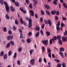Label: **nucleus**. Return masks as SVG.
Returning a JSON list of instances; mask_svg holds the SVG:
<instances>
[{"instance_id": "a19ab883", "label": "nucleus", "mask_w": 67, "mask_h": 67, "mask_svg": "<svg viewBox=\"0 0 67 67\" xmlns=\"http://www.w3.org/2000/svg\"><path fill=\"white\" fill-rule=\"evenodd\" d=\"M36 28L37 29V30L38 31H40V27L38 26H36Z\"/></svg>"}, {"instance_id": "bb28decb", "label": "nucleus", "mask_w": 67, "mask_h": 67, "mask_svg": "<svg viewBox=\"0 0 67 67\" xmlns=\"http://www.w3.org/2000/svg\"><path fill=\"white\" fill-rule=\"evenodd\" d=\"M40 34V32H38L36 34V37H37L38 36H39V34Z\"/></svg>"}, {"instance_id": "20e7f679", "label": "nucleus", "mask_w": 67, "mask_h": 67, "mask_svg": "<svg viewBox=\"0 0 67 67\" xmlns=\"http://www.w3.org/2000/svg\"><path fill=\"white\" fill-rule=\"evenodd\" d=\"M35 62V59H33L30 60V63L32 65H33L34 64V62Z\"/></svg>"}, {"instance_id": "72a5a7b5", "label": "nucleus", "mask_w": 67, "mask_h": 67, "mask_svg": "<svg viewBox=\"0 0 67 67\" xmlns=\"http://www.w3.org/2000/svg\"><path fill=\"white\" fill-rule=\"evenodd\" d=\"M27 42L28 43H30L31 41V40H30L29 38H27Z\"/></svg>"}, {"instance_id": "6e6552de", "label": "nucleus", "mask_w": 67, "mask_h": 67, "mask_svg": "<svg viewBox=\"0 0 67 67\" xmlns=\"http://www.w3.org/2000/svg\"><path fill=\"white\" fill-rule=\"evenodd\" d=\"M48 24L49 25L50 27H51V26L52 25V21H51L50 20H48Z\"/></svg>"}, {"instance_id": "c9c22d12", "label": "nucleus", "mask_w": 67, "mask_h": 67, "mask_svg": "<svg viewBox=\"0 0 67 67\" xmlns=\"http://www.w3.org/2000/svg\"><path fill=\"white\" fill-rule=\"evenodd\" d=\"M18 52H20L22 51V48L21 47H20L18 49Z\"/></svg>"}, {"instance_id": "b1692460", "label": "nucleus", "mask_w": 67, "mask_h": 67, "mask_svg": "<svg viewBox=\"0 0 67 67\" xmlns=\"http://www.w3.org/2000/svg\"><path fill=\"white\" fill-rule=\"evenodd\" d=\"M10 44L12 45L13 46H14V42L12 41H10Z\"/></svg>"}, {"instance_id": "680f3d73", "label": "nucleus", "mask_w": 67, "mask_h": 67, "mask_svg": "<svg viewBox=\"0 0 67 67\" xmlns=\"http://www.w3.org/2000/svg\"><path fill=\"white\" fill-rule=\"evenodd\" d=\"M63 67H66V65H65V64L64 63H62Z\"/></svg>"}, {"instance_id": "a18cd8bd", "label": "nucleus", "mask_w": 67, "mask_h": 67, "mask_svg": "<svg viewBox=\"0 0 67 67\" xmlns=\"http://www.w3.org/2000/svg\"><path fill=\"white\" fill-rule=\"evenodd\" d=\"M44 22L45 24H47L48 23V21H47V20H44Z\"/></svg>"}, {"instance_id": "2f4dec72", "label": "nucleus", "mask_w": 67, "mask_h": 67, "mask_svg": "<svg viewBox=\"0 0 67 67\" xmlns=\"http://www.w3.org/2000/svg\"><path fill=\"white\" fill-rule=\"evenodd\" d=\"M12 54V52L11 51H10L8 52V56H11Z\"/></svg>"}, {"instance_id": "a878e982", "label": "nucleus", "mask_w": 67, "mask_h": 67, "mask_svg": "<svg viewBox=\"0 0 67 67\" xmlns=\"http://www.w3.org/2000/svg\"><path fill=\"white\" fill-rule=\"evenodd\" d=\"M15 4L16 6V7H19V3L18 2H15Z\"/></svg>"}, {"instance_id": "774afa93", "label": "nucleus", "mask_w": 67, "mask_h": 67, "mask_svg": "<svg viewBox=\"0 0 67 67\" xmlns=\"http://www.w3.org/2000/svg\"><path fill=\"white\" fill-rule=\"evenodd\" d=\"M32 34L31 32H29L28 34V35H29V36H31V35H32Z\"/></svg>"}, {"instance_id": "7c9ffc66", "label": "nucleus", "mask_w": 67, "mask_h": 67, "mask_svg": "<svg viewBox=\"0 0 67 67\" xmlns=\"http://www.w3.org/2000/svg\"><path fill=\"white\" fill-rule=\"evenodd\" d=\"M1 53L0 55L1 56H3V55H4V54L3 51H2L1 52Z\"/></svg>"}, {"instance_id": "3c124183", "label": "nucleus", "mask_w": 67, "mask_h": 67, "mask_svg": "<svg viewBox=\"0 0 67 67\" xmlns=\"http://www.w3.org/2000/svg\"><path fill=\"white\" fill-rule=\"evenodd\" d=\"M29 7L30 9H32L33 8L32 7V4H31L30 3L29 4Z\"/></svg>"}, {"instance_id": "c03bdc74", "label": "nucleus", "mask_w": 67, "mask_h": 67, "mask_svg": "<svg viewBox=\"0 0 67 67\" xmlns=\"http://www.w3.org/2000/svg\"><path fill=\"white\" fill-rule=\"evenodd\" d=\"M20 38H23V34L22 33H20Z\"/></svg>"}, {"instance_id": "0e129e2a", "label": "nucleus", "mask_w": 67, "mask_h": 67, "mask_svg": "<svg viewBox=\"0 0 67 67\" xmlns=\"http://www.w3.org/2000/svg\"><path fill=\"white\" fill-rule=\"evenodd\" d=\"M56 29L58 31H59L60 30V28L59 27L57 26L56 27Z\"/></svg>"}, {"instance_id": "aec40b11", "label": "nucleus", "mask_w": 67, "mask_h": 67, "mask_svg": "<svg viewBox=\"0 0 67 67\" xmlns=\"http://www.w3.org/2000/svg\"><path fill=\"white\" fill-rule=\"evenodd\" d=\"M60 51L62 52H64L65 51V49L63 48H60Z\"/></svg>"}, {"instance_id": "f3484780", "label": "nucleus", "mask_w": 67, "mask_h": 67, "mask_svg": "<svg viewBox=\"0 0 67 67\" xmlns=\"http://www.w3.org/2000/svg\"><path fill=\"white\" fill-rule=\"evenodd\" d=\"M54 38H53L52 39V40L53 42H55V40H57V37H56V36H55L54 37Z\"/></svg>"}, {"instance_id": "f257e3e1", "label": "nucleus", "mask_w": 67, "mask_h": 67, "mask_svg": "<svg viewBox=\"0 0 67 67\" xmlns=\"http://www.w3.org/2000/svg\"><path fill=\"white\" fill-rule=\"evenodd\" d=\"M20 21L21 22V24H24V25H25V26H27V24H26V22H25L24 21H23L22 18H20Z\"/></svg>"}, {"instance_id": "8fccbe9b", "label": "nucleus", "mask_w": 67, "mask_h": 67, "mask_svg": "<svg viewBox=\"0 0 67 67\" xmlns=\"http://www.w3.org/2000/svg\"><path fill=\"white\" fill-rule=\"evenodd\" d=\"M8 33L9 34V35H11V34H12V31L10 30H9L8 32Z\"/></svg>"}, {"instance_id": "58836bf2", "label": "nucleus", "mask_w": 67, "mask_h": 67, "mask_svg": "<svg viewBox=\"0 0 67 67\" xmlns=\"http://www.w3.org/2000/svg\"><path fill=\"white\" fill-rule=\"evenodd\" d=\"M41 15H44V14H45V13H44V11H43V10H41Z\"/></svg>"}, {"instance_id": "423d86ee", "label": "nucleus", "mask_w": 67, "mask_h": 67, "mask_svg": "<svg viewBox=\"0 0 67 67\" xmlns=\"http://www.w3.org/2000/svg\"><path fill=\"white\" fill-rule=\"evenodd\" d=\"M33 1L34 2V5L35 7H36V4L37 3V1L36 0H33Z\"/></svg>"}, {"instance_id": "e433bc0d", "label": "nucleus", "mask_w": 67, "mask_h": 67, "mask_svg": "<svg viewBox=\"0 0 67 67\" xmlns=\"http://www.w3.org/2000/svg\"><path fill=\"white\" fill-rule=\"evenodd\" d=\"M3 2H4V1L3 0H1L0 1V2L1 5H3Z\"/></svg>"}, {"instance_id": "7ed1b4c3", "label": "nucleus", "mask_w": 67, "mask_h": 67, "mask_svg": "<svg viewBox=\"0 0 67 67\" xmlns=\"http://www.w3.org/2000/svg\"><path fill=\"white\" fill-rule=\"evenodd\" d=\"M62 40L63 42H67V37H63L62 38Z\"/></svg>"}, {"instance_id": "c756f323", "label": "nucleus", "mask_w": 67, "mask_h": 67, "mask_svg": "<svg viewBox=\"0 0 67 67\" xmlns=\"http://www.w3.org/2000/svg\"><path fill=\"white\" fill-rule=\"evenodd\" d=\"M16 56H17V53L16 52H15L14 55V58H15L16 57Z\"/></svg>"}, {"instance_id": "cd10ccee", "label": "nucleus", "mask_w": 67, "mask_h": 67, "mask_svg": "<svg viewBox=\"0 0 67 67\" xmlns=\"http://www.w3.org/2000/svg\"><path fill=\"white\" fill-rule=\"evenodd\" d=\"M42 60H42V58H39L38 62L39 63H41Z\"/></svg>"}, {"instance_id": "864d4df0", "label": "nucleus", "mask_w": 67, "mask_h": 67, "mask_svg": "<svg viewBox=\"0 0 67 67\" xmlns=\"http://www.w3.org/2000/svg\"><path fill=\"white\" fill-rule=\"evenodd\" d=\"M64 35L65 36H66L67 35V31H65V32L64 33Z\"/></svg>"}, {"instance_id": "5701e85b", "label": "nucleus", "mask_w": 67, "mask_h": 67, "mask_svg": "<svg viewBox=\"0 0 67 67\" xmlns=\"http://www.w3.org/2000/svg\"><path fill=\"white\" fill-rule=\"evenodd\" d=\"M58 42L60 45H62V40H58Z\"/></svg>"}, {"instance_id": "ea45409f", "label": "nucleus", "mask_w": 67, "mask_h": 67, "mask_svg": "<svg viewBox=\"0 0 67 67\" xmlns=\"http://www.w3.org/2000/svg\"><path fill=\"white\" fill-rule=\"evenodd\" d=\"M44 27H45V24L44 23L41 26V28H42V29H44Z\"/></svg>"}, {"instance_id": "f03ea898", "label": "nucleus", "mask_w": 67, "mask_h": 67, "mask_svg": "<svg viewBox=\"0 0 67 67\" xmlns=\"http://www.w3.org/2000/svg\"><path fill=\"white\" fill-rule=\"evenodd\" d=\"M5 8L6 11L7 12V13H9V11H10V9H9V6L8 5L5 6Z\"/></svg>"}, {"instance_id": "79ce46f5", "label": "nucleus", "mask_w": 67, "mask_h": 67, "mask_svg": "<svg viewBox=\"0 0 67 67\" xmlns=\"http://www.w3.org/2000/svg\"><path fill=\"white\" fill-rule=\"evenodd\" d=\"M54 61H55V62H56L57 63H59L60 62L59 60H58L57 59H55Z\"/></svg>"}, {"instance_id": "39448f33", "label": "nucleus", "mask_w": 67, "mask_h": 67, "mask_svg": "<svg viewBox=\"0 0 67 67\" xmlns=\"http://www.w3.org/2000/svg\"><path fill=\"white\" fill-rule=\"evenodd\" d=\"M42 43L43 44H45L46 45H47L48 44V41L47 40L43 41L42 42Z\"/></svg>"}, {"instance_id": "f8f14e48", "label": "nucleus", "mask_w": 67, "mask_h": 67, "mask_svg": "<svg viewBox=\"0 0 67 67\" xmlns=\"http://www.w3.org/2000/svg\"><path fill=\"white\" fill-rule=\"evenodd\" d=\"M7 58H8V55L7 54H5L3 56V59H7Z\"/></svg>"}, {"instance_id": "052dcab7", "label": "nucleus", "mask_w": 67, "mask_h": 67, "mask_svg": "<svg viewBox=\"0 0 67 67\" xmlns=\"http://www.w3.org/2000/svg\"><path fill=\"white\" fill-rule=\"evenodd\" d=\"M56 15H59V12L58 11H57L56 12Z\"/></svg>"}, {"instance_id": "1a4fd4ad", "label": "nucleus", "mask_w": 67, "mask_h": 67, "mask_svg": "<svg viewBox=\"0 0 67 67\" xmlns=\"http://www.w3.org/2000/svg\"><path fill=\"white\" fill-rule=\"evenodd\" d=\"M32 26V23L31 21H29V27L30 28Z\"/></svg>"}, {"instance_id": "4d7b16f0", "label": "nucleus", "mask_w": 67, "mask_h": 67, "mask_svg": "<svg viewBox=\"0 0 67 67\" xmlns=\"http://www.w3.org/2000/svg\"><path fill=\"white\" fill-rule=\"evenodd\" d=\"M61 25L62 27H64V26H65V24L63 23H61Z\"/></svg>"}, {"instance_id": "49530a36", "label": "nucleus", "mask_w": 67, "mask_h": 67, "mask_svg": "<svg viewBox=\"0 0 67 67\" xmlns=\"http://www.w3.org/2000/svg\"><path fill=\"white\" fill-rule=\"evenodd\" d=\"M52 41H53V40H52V39H51L50 40L49 42L50 45L52 44V43H53V42H52Z\"/></svg>"}, {"instance_id": "412c9836", "label": "nucleus", "mask_w": 67, "mask_h": 67, "mask_svg": "<svg viewBox=\"0 0 67 67\" xmlns=\"http://www.w3.org/2000/svg\"><path fill=\"white\" fill-rule=\"evenodd\" d=\"M62 64L61 63H59L58 64L57 66V67H62Z\"/></svg>"}, {"instance_id": "4be33fe9", "label": "nucleus", "mask_w": 67, "mask_h": 67, "mask_svg": "<svg viewBox=\"0 0 67 67\" xmlns=\"http://www.w3.org/2000/svg\"><path fill=\"white\" fill-rule=\"evenodd\" d=\"M10 46V43H8L6 45V48H9Z\"/></svg>"}, {"instance_id": "f704fd0d", "label": "nucleus", "mask_w": 67, "mask_h": 67, "mask_svg": "<svg viewBox=\"0 0 67 67\" xmlns=\"http://www.w3.org/2000/svg\"><path fill=\"white\" fill-rule=\"evenodd\" d=\"M47 52L49 53H51V50L50 48H49L47 49Z\"/></svg>"}, {"instance_id": "de8ad7c7", "label": "nucleus", "mask_w": 67, "mask_h": 67, "mask_svg": "<svg viewBox=\"0 0 67 67\" xmlns=\"http://www.w3.org/2000/svg\"><path fill=\"white\" fill-rule=\"evenodd\" d=\"M13 29L14 31H16V27L15 26H14Z\"/></svg>"}, {"instance_id": "dca6fc26", "label": "nucleus", "mask_w": 67, "mask_h": 67, "mask_svg": "<svg viewBox=\"0 0 67 67\" xmlns=\"http://www.w3.org/2000/svg\"><path fill=\"white\" fill-rule=\"evenodd\" d=\"M56 12V10H53L51 12V13L52 15H54Z\"/></svg>"}, {"instance_id": "5fc2aeb1", "label": "nucleus", "mask_w": 67, "mask_h": 67, "mask_svg": "<svg viewBox=\"0 0 67 67\" xmlns=\"http://www.w3.org/2000/svg\"><path fill=\"white\" fill-rule=\"evenodd\" d=\"M15 22L16 24V25H18V20H15Z\"/></svg>"}, {"instance_id": "2eb2a0df", "label": "nucleus", "mask_w": 67, "mask_h": 67, "mask_svg": "<svg viewBox=\"0 0 67 67\" xmlns=\"http://www.w3.org/2000/svg\"><path fill=\"white\" fill-rule=\"evenodd\" d=\"M10 8L12 12H14V11H15V9H14V7H13L12 6H11Z\"/></svg>"}, {"instance_id": "603ef678", "label": "nucleus", "mask_w": 67, "mask_h": 67, "mask_svg": "<svg viewBox=\"0 0 67 67\" xmlns=\"http://www.w3.org/2000/svg\"><path fill=\"white\" fill-rule=\"evenodd\" d=\"M63 5L65 8H66V4H65V3H63Z\"/></svg>"}, {"instance_id": "393cba45", "label": "nucleus", "mask_w": 67, "mask_h": 67, "mask_svg": "<svg viewBox=\"0 0 67 67\" xmlns=\"http://www.w3.org/2000/svg\"><path fill=\"white\" fill-rule=\"evenodd\" d=\"M34 52V50L33 49H31L30 51V55H31L32 54V53H33V52Z\"/></svg>"}, {"instance_id": "13d9d810", "label": "nucleus", "mask_w": 67, "mask_h": 67, "mask_svg": "<svg viewBox=\"0 0 67 67\" xmlns=\"http://www.w3.org/2000/svg\"><path fill=\"white\" fill-rule=\"evenodd\" d=\"M17 63L18 65H20V60H18Z\"/></svg>"}, {"instance_id": "6ab92c4d", "label": "nucleus", "mask_w": 67, "mask_h": 67, "mask_svg": "<svg viewBox=\"0 0 67 67\" xmlns=\"http://www.w3.org/2000/svg\"><path fill=\"white\" fill-rule=\"evenodd\" d=\"M5 17L7 19V20H9V19H10V17H9L8 14H6Z\"/></svg>"}, {"instance_id": "4c0bfd02", "label": "nucleus", "mask_w": 67, "mask_h": 67, "mask_svg": "<svg viewBox=\"0 0 67 67\" xmlns=\"http://www.w3.org/2000/svg\"><path fill=\"white\" fill-rule=\"evenodd\" d=\"M42 49L43 52H45V48L44 46H43L42 47Z\"/></svg>"}, {"instance_id": "e2e57ef3", "label": "nucleus", "mask_w": 67, "mask_h": 67, "mask_svg": "<svg viewBox=\"0 0 67 67\" xmlns=\"http://www.w3.org/2000/svg\"><path fill=\"white\" fill-rule=\"evenodd\" d=\"M18 30L19 32H20V33H22V30H21V29H19Z\"/></svg>"}, {"instance_id": "0eeeda50", "label": "nucleus", "mask_w": 67, "mask_h": 67, "mask_svg": "<svg viewBox=\"0 0 67 67\" xmlns=\"http://www.w3.org/2000/svg\"><path fill=\"white\" fill-rule=\"evenodd\" d=\"M59 54L60 55V56L62 57V58H64V53L61 51H60L59 52Z\"/></svg>"}, {"instance_id": "473e14b6", "label": "nucleus", "mask_w": 67, "mask_h": 67, "mask_svg": "<svg viewBox=\"0 0 67 67\" xmlns=\"http://www.w3.org/2000/svg\"><path fill=\"white\" fill-rule=\"evenodd\" d=\"M4 3L5 7L8 6V3H7V2H4Z\"/></svg>"}, {"instance_id": "69168bd1", "label": "nucleus", "mask_w": 67, "mask_h": 67, "mask_svg": "<svg viewBox=\"0 0 67 67\" xmlns=\"http://www.w3.org/2000/svg\"><path fill=\"white\" fill-rule=\"evenodd\" d=\"M40 33H41V34L43 35V36H44V35L43 34V31L42 30L40 31Z\"/></svg>"}, {"instance_id": "a211bd4d", "label": "nucleus", "mask_w": 67, "mask_h": 67, "mask_svg": "<svg viewBox=\"0 0 67 67\" xmlns=\"http://www.w3.org/2000/svg\"><path fill=\"white\" fill-rule=\"evenodd\" d=\"M46 12L47 14V15H51L50 12H49V11H48V10H46Z\"/></svg>"}, {"instance_id": "ddd939ff", "label": "nucleus", "mask_w": 67, "mask_h": 67, "mask_svg": "<svg viewBox=\"0 0 67 67\" xmlns=\"http://www.w3.org/2000/svg\"><path fill=\"white\" fill-rule=\"evenodd\" d=\"M30 12L31 13V16H34V12H33V11L32 10H31L30 11Z\"/></svg>"}, {"instance_id": "338daca9", "label": "nucleus", "mask_w": 67, "mask_h": 67, "mask_svg": "<svg viewBox=\"0 0 67 67\" xmlns=\"http://www.w3.org/2000/svg\"><path fill=\"white\" fill-rule=\"evenodd\" d=\"M35 18H36V19H37V18H38V15L37 14H35Z\"/></svg>"}, {"instance_id": "9d476101", "label": "nucleus", "mask_w": 67, "mask_h": 67, "mask_svg": "<svg viewBox=\"0 0 67 67\" xmlns=\"http://www.w3.org/2000/svg\"><path fill=\"white\" fill-rule=\"evenodd\" d=\"M26 19L27 21H29V22L30 21H32V20L31 19V18L30 17L27 16L26 18Z\"/></svg>"}, {"instance_id": "bf43d9fd", "label": "nucleus", "mask_w": 67, "mask_h": 67, "mask_svg": "<svg viewBox=\"0 0 67 67\" xmlns=\"http://www.w3.org/2000/svg\"><path fill=\"white\" fill-rule=\"evenodd\" d=\"M40 20L41 23H43V18L42 17H41L40 18Z\"/></svg>"}, {"instance_id": "9b49d317", "label": "nucleus", "mask_w": 67, "mask_h": 67, "mask_svg": "<svg viewBox=\"0 0 67 67\" xmlns=\"http://www.w3.org/2000/svg\"><path fill=\"white\" fill-rule=\"evenodd\" d=\"M46 35H47V36H49L51 35V33L48 31H46Z\"/></svg>"}, {"instance_id": "6e6d98bb", "label": "nucleus", "mask_w": 67, "mask_h": 67, "mask_svg": "<svg viewBox=\"0 0 67 67\" xmlns=\"http://www.w3.org/2000/svg\"><path fill=\"white\" fill-rule=\"evenodd\" d=\"M60 21H59L57 25V26H59L60 25Z\"/></svg>"}, {"instance_id": "c85d7f7f", "label": "nucleus", "mask_w": 67, "mask_h": 67, "mask_svg": "<svg viewBox=\"0 0 67 67\" xmlns=\"http://www.w3.org/2000/svg\"><path fill=\"white\" fill-rule=\"evenodd\" d=\"M57 38L58 40H60V38H61V36H58L57 37Z\"/></svg>"}, {"instance_id": "4468645a", "label": "nucleus", "mask_w": 67, "mask_h": 67, "mask_svg": "<svg viewBox=\"0 0 67 67\" xmlns=\"http://www.w3.org/2000/svg\"><path fill=\"white\" fill-rule=\"evenodd\" d=\"M44 7L47 9H49V6L48 5L46 4L44 5Z\"/></svg>"}, {"instance_id": "09e8293b", "label": "nucleus", "mask_w": 67, "mask_h": 67, "mask_svg": "<svg viewBox=\"0 0 67 67\" xmlns=\"http://www.w3.org/2000/svg\"><path fill=\"white\" fill-rule=\"evenodd\" d=\"M26 2L27 4L30 3V1L29 0H26Z\"/></svg>"}, {"instance_id": "37998d69", "label": "nucleus", "mask_w": 67, "mask_h": 67, "mask_svg": "<svg viewBox=\"0 0 67 67\" xmlns=\"http://www.w3.org/2000/svg\"><path fill=\"white\" fill-rule=\"evenodd\" d=\"M3 31L4 32H7V29L6 27H4L3 29Z\"/></svg>"}]
</instances>
